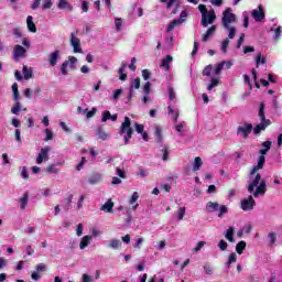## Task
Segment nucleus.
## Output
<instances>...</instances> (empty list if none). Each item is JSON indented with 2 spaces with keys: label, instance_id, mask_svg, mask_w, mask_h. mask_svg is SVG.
Instances as JSON below:
<instances>
[{
  "label": "nucleus",
  "instance_id": "f257e3e1",
  "mask_svg": "<svg viewBox=\"0 0 282 282\" xmlns=\"http://www.w3.org/2000/svg\"><path fill=\"white\" fill-rule=\"evenodd\" d=\"M221 23L223 28L228 32V37L230 40L235 39L237 34V28L230 24L237 23V15L232 13V8L225 9V11L223 12Z\"/></svg>",
  "mask_w": 282,
  "mask_h": 282
},
{
  "label": "nucleus",
  "instance_id": "f03ea898",
  "mask_svg": "<svg viewBox=\"0 0 282 282\" xmlns=\"http://www.w3.org/2000/svg\"><path fill=\"white\" fill-rule=\"evenodd\" d=\"M247 191L248 193H253V197L265 195L268 185L265 184V180H261V174H256L254 177L249 180Z\"/></svg>",
  "mask_w": 282,
  "mask_h": 282
},
{
  "label": "nucleus",
  "instance_id": "7ed1b4c3",
  "mask_svg": "<svg viewBox=\"0 0 282 282\" xmlns=\"http://www.w3.org/2000/svg\"><path fill=\"white\" fill-rule=\"evenodd\" d=\"M119 134L123 135L124 144L133 138V128H131V119L129 117H124V121L121 123Z\"/></svg>",
  "mask_w": 282,
  "mask_h": 282
},
{
  "label": "nucleus",
  "instance_id": "20e7f679",
  "mask_svg": "<svg viewBox=\"0 0 282 282\" xmlns=\"http://www.w3.org/2000/svg\"><path fill=\"white\" fill-rule=\"evenodd\" d=\"M268 149H261L259 150L260 156L258 159V164L254 165L251 171H250V175H256L257 171H261V169H263V166L265 165V155L268 154Z\"/></svg>",
  "mask_w": 282,
  "mask_h": 282
},
{
  "label": "nucleus",
  "instance_id": "39448f33",
  "mask_svg": "<svg viewBox=\"0 0 282 282\" xmlns=\"http://www.w3.org/2000/svg\"><path fill=\"white\" fill-rule=\"evenodd\" d=\"M252 133V123L245 122L242 126L237 128V135H241L247 140V138Z\"/></svg>",
  "mask_w": 282,
  "mask_h": 282
},
{
  "label": "nucleus",
  "instance_id": "423d86ee",
  "mask_svg": "<svg viewBox=\"0 0 282 282\" xmlns=\"http://www.w3.org/2000/svg\"><path fill=\"white\" fill-rule=\"evenodd\" d=\"M254 206H257V202L251 195L240 202V208L245 212L254 210Z\"/></svg>",
  "mask_w": 282,
  "mask_h": 282
},
{
  "label": "nucleus",
  "instance_id": "0eeeda50",
  "mask_svg": "<svg viewBox=\"0 0 282 282\" xmlns=\"http://www.w3.org/2000/svg\"><path fill=\"white\" fill-rule=\"evenodd\" d=\"M188 17V13L186 11L181 12V19L178 20H172L170 24L167 25L166 32H173L177 25H182L184 21H186V18Z\"/></svg>",
  "mask_w": 282,
  "mask_h": 282
},
{
  "label": "nucleus",
  "instance_id": "6e6552de",
  "mask_svg": "<svg viewBox=\"0 0 282 282\" xmlns=\"http://www.w3.org/2000/svg\"><path fill=\"white\" fill-rule=\"evenodd\" d=\"M76 63H78V58L70 56L68 57V61H65L61 66V73L63 76H67V67H70V69H75Z\"/></svg>",
  "mask_w": 282,
  "mask_h": 282
},
{
  "label": "nucleus",
  "instance_id": "1a4fd4ad",
  "mask_svg": "<svg viewBox=\"0 0 282 282\" xmlns=\"http://www.w3.org/2000/svg\"><path fill=\"white\" fill-rule=\"evenodd\" d=\"M50 151H52V148L50 147L42 148L36 158V164H43V162H47V160H50Z\"/></svg>",
  "mask_w": 282,
  "mask_h": 282
},
{
  "label": "nucleus",
  "instance_id": "9d476101",
  "mask_svg": "<svg viewBox=\"0 0 282 282\" xmlns=\"http://www.w3.org/2000/svg\"><path fill=\"white\" fill-rule=\"evenodd\" d=\"M28 51L25 50V47L21 46V45H15L13 48V61H15V63H19L21 61V58H23V56H25V53Z\"/></svg>",
  "mask_w": 282,
  "mask_h": 282
},
{
  "label": "nucleus",
  "instance_id": "9b49d317",
  "mask_svg": "<svg viewBox=\"0 0 282 282\" xmlns=\"http://www.w3.org/2000/svg\"><path fill=\"white\" fill-rule=\"evenodd\" d=\"M198 10L202 14L200 24L203 28H208V9L204 4L198 6Z\"/></svg>",
  "mask_w": 282,
  "mask_h": 282
},
{
  "label": "nucleus",
  "instance_id": "f8f14e48",
  "mask_svg": "<svg viewBox=\"0 0 282 282\" xmlns=\"http://www.w3.org/2000/svg\"><path fill=\"white\" fill-rule=\"evenodd\" d=\"M70 45L75 52V54H83V48H80V40L70 33Z\"/></svg>",
  "mask_w": 282,
  "mask_h": 282
},
{
  "label": "nucleus",
  "instance_id": "ddd939ff",
  "mask_svg": "<svg viewBox=\"0 0 282 282\" xmlns=\"http://www.w3.org/2000/svg\"><path fill=\"white\" fill-rule=\"evenodd\" d=\"M102 182V173L100 172H93L88 177V184L90 186H96V184H100Z\"/></svg>",
  "mask_w": 282,
  "mask_h": 282
},
{
  "label": "nucleus",
  "instance_id": "4468645a",
  "mask_svg": "<svg viewBox=\"0 0 282 282\" xmlns=\"http://www.w3.org/2000/svg\"><path fill=\"white\" fill-rule=\"evenodd\" d=\"M259 10L254 9L252 12H251V17L252 19H254V21L257 23L263 21V19H265V12H263V7L259 6L258 7Z\"/></svg>",
  "mask_w": 282,
  "mask_h": 282
},
{
  "label": "nucleus",
  "instance_id": "2eb2a0df",
  "mask_svg": "<svg viewBox=\"0 0 282 282\" xmlns=\"http://www.w3.org/2000/svg\"><path fill=\"white\" fill-rule=\"evenodd\" d=\"M58 61H61V51H54L48 54V65L56 67Z\"/></svg>",
  "mask_w": 282,
  "mask_h": 282
},
{
  "label": "nucleus",
  "instance_id": "dca6fc26",
  "mask_svg": "<svg viewBox=\"0 0 282 282\" xmlns=\"http://www.w3.org/2000/svg\"><path fill=\"white\" fill-rule=\"evenodd\" d=\"M167 113L169 116H172V118L174 119V122H177V118H180V109L173 108L172 102H169Z\"/></svg>",
  "mask_w": 282,
  "mask_h": 282
},
{
  "label": "nucleus",
  "instance_id": "f3484780",
  "mask_svg": "<svg viewBox=\"0 0 282 282\" xmlns=\"http://www.w3.org/2000/svg\"><path fill=\"white\" fill-rule=\"evenodd\" d=\"M57 8L58 10H67L68 12L74 10V6H72V3H69L67 0H58Z\"/></svg>",
  "mask_w": 282,
  "mask_h": 282
},
{
  "label": "nucleus",
  "instance_id": "a211bd4d",
  "mask_svg": "<svg viewBox=\"0 0 282 282\" xmlns=\"http://www.w3.org/2000/svg\"><path fill=\"white\" fill-rule=\"evenodd\" d=\"M268 127H270V120L261 121L259 124H257L253 128V133H256V135H258V133H261V131H265V129H268Z\"/></svg>",
  "mask_w": 282,
  "mask_h": 282
},
{
  "label": "nucleus",
  "instance_id": "6ab92c4d",
  "mask_svg": "<svg viewBox=\"0 0 282 282\" xmlns=\"http://www.w3.org/2000/svg\"><path fill=\"white\" fill-rule=\"evenodd\" d=\"M171 63H173V56L167 55L162 59L160 67L169 72L171 69Z\"/></svg>",
  "mask_w": 282,
  "mask_h": 282
},
{
  "label": "nucleus",
  "instance_id": "aec40b11",
  "mask_svg": "<svg viewBox=\"0 0 282 282\" xmlns=\"http://www.w3.org/2000/svg\"><path fill=\"white\" fill-rule=\"evenodd\" d=\"M26 28L29 32L36 34V24L34 23V18L32 15H28L26 18Z\"/></svg>",
  "mask_w": 282,
  "mask_h": 282
},
{
  "label": "nucleus",
  "instance_id": "412c9836",
  "mask_svg": "<svg viewBox=\"0 0 282 282\" xmlns=\"http://www.w3.org/2000/svg\"><path fill=\"white\" fill-rule=\"evenodd\" d=\"M100 210L104 213H113V202L109 198L101 207Z\"/></svg>",
  "mask_w": 282,
  "mask_h": 282
},
{
  "label": "nucleus",
  "instance_id": "4be33fe9",
  "mask_svg": "<svg viewBox=\"0 0 282 282\" xmlns=\"http://www.w3.org/2000/svg\"><path fill=\"white\" fill-rule=\"evenodd\" d=\"M225 238L230 243H235V227H229L225 232Z\"/></svg>",
  "mask_w": 282,
  "mask_h": 282
},
{
  "label": "nucleus",
  "instance_id": "5701e85b",
  "mask_svg": "<svg viewBox=\"0 0 282 282\" xmlns=\"http://www.w3.org/2000/svg\"><path fill=\"white\" fill-rule=\"evenodd\" d=\"M29 202H30V194L26 192L20 198V208H21V210H25V208L28 207Z\"/></svg>",
  "mask_w": 282,
  "mask_h": 282
},
{
  "label": "nucleus",
  "instance_id": "b1692460",
  "mask_svg": "<svg viewBox=\"0 0 282 282\" xmlns=\"http://www.w3.org/2000/svg\"><path fill=\"white\" fill-rule=\"evenodd\" d=\"M91 243V236H84L79 242V249L85 250Z\"/></svg>",
  "mask_w": 282,
  "mask_h": 282
},
{
  "label": "nucleus",
  "instance_id": "393cba45",
  "mask_svg": "<svg viewBox=\"0 0 282 282\" xmlns=\"http://www.w3.org/2000/svg\"><path fill=\"white\" fill-rule=\"evenodd\" d=\"M258 116L260 118V122L268 121V119H265V104L264 102H260Z\"/></svg>",
  "mask_w": 282,
  "mask_h": 282
},
{
  "label": "nucleus",
  "instance_id": "a878e982",
  "mask_svg": "<svg viewBox=\"0 0 282 282\" xmlns=\"http://www.w3.org/2000/svg\"><path fill=\"white\" fill-rule=\"evenodd\" d=\"M207 213H215V210H219V203L208 202L206 204Z\"/></svg>",
  "mask_w": 282,
  "mask_h": 282
},
{
  "label": "nucleus",
  "instance_id": "bb28decb",
  "mask_svg": "<svg viewBox=\"0 0 282 282\" xmlns=\"http://www.w3.org/2000/svg\"><path fill=\"white\" fill-rule=\"evenodd\" d=\"M122 246V242L118 239H112L108 243V248H111L112 250H119V248Z\"/></svg>",
  "mask_w": 282,
  "mask_h": 282
},
{
  "label": "nucleus",
  "instance_id": "cd10ccee",
  "mask_svg": "<svg viewBox=\"0 0 282 282\" xmlns=\"http://www.w3.org/2000/svg\"><path fill=\"white\" fill-rule=\"evenodd\" d=\"M215 30H217L216 25H212L206 33L203 35V42L206 43V41H208V39H210V35L214 34Z\"/></svg>",
  "mask_w": 282,
  "mask_h": 282
},
{
  "label": "nucleus",
  "instance_id": "c85d7f7f",
  "mask_svg": "<svg viewBox=\"0 0 282 282\" xmlns=\"http://www.w3.org/2000/svg\"><path fill=\"white\" fill-rule=\"evenodd\" d=\"M22 72H23L24 80H30V78H32L33 76L32 68H28V66L23 65Z\"/></svg>",
  "mask_w": 282,
  "mask_h": 282
},
{
  "label": "nucleus",
  "instance_id": "c756f323",
  "mask_svg": "<svg viewBox=\"0 0 282 282\" xmlns=\"http://www.w3.org/2000/svg\"><path fill=\"white\" fill-rule=\"evenodd\" d=\"M271 32H274V41H279L281 39V33H282V26H276V28H271Z\"/></svg>",
  "mask_w": 282,
  "mask_h": 282
},
{
  "label": "nucleus",
  "instance_id": "7c9ffc66",
  "mask_svg": "<svg viewBox=\"0 0 282 282\" xmlns=\"http://www.w3.org/2000/svg\"><path fill=\"white\" fill-rule=\"evenodd\" d=\"M97 135L99 138V140H109V134L107 132H105V130H102V128H98L97 130Z\"/></svg>",
  "mask_w": 282,
  "mask_h": 282
},
{
  "label": "nucleus",
  "instance_id": "2f4dec72",
  "mask_svg": "<svg viewBox=\"0 0 282 282\" xmlns=\"http://www.w3.org/2000/svg\"><path fill=\"white\" fill-rule=\"evenodd\" d=\"M61 170H58L56 167V164H50L47 167H46V173H48V175H52V174H57L59 173Z\"/></svg>",
  "mask_w": 282,
  "mask_h": 282
},
{
  "label": "nucleus",
  "instance_id": "473e14b6",
  "mask_svg": "<svg viewBox=\"0 0 282 282\" xmlns=\"http://www.w3.org/2000/svg\"><path fill=\"white\" fill-rule=\"evenodd\" d=\"M124 69H127V64H122V66L119 68V80H127V74H124Z\"/></svg>",
  "mask_w": 282,
  "mask_h": 282
},
{
  "label": "nucleus",
  "instance_id": "72a5a7b5",
  "mask_svg": "<svg viewBox=\"0 0 282 282\" xmlns=\"http://www.w3.org/2000/svg\"><path fill=\"white\" fill-rule=\"evenodd\" d=\"M243 250H246V241L241 240L239 243L236 246V252L238 254H243Z\"/></svg>",
  "mask_w": 282,
  "mask_h": 282
},
{
  "label": "nucleus",
  "instance_id": "f704fd0d",
  "mask_svg": "<svg viewBox=\"0 0 282 282\" xmlns=\"http://www.w3.org/2000/svg\"><path fill=\"white\" fill-rule=\"evenodd\" d=\"M218 85H219V79L212 78L210 83L207 86V91H213V89H215V87H217Z\"/></svg>",
  "mask_w": 282,
  "mask_h": 282
},
{
  "label": "nucleus",
  "instance_id": "c9c22d12",
  "mask_svg": "<svg viewBox=\"0 0 282 282\" xmlns=\"http://www.w3.org/2000/svg\"><path fill=\"white\" fill-rule=\"evenodd\" d=\"M154 135H155V138H156V142H158L159 144H162V140H163V138H162V128L156 127V128H155Z\"/></svg>",
  "mask_w": 282,
  "mask_h": 282
},
{
  "label": "nucleus",
  "instance_id": "e433bc0d",
  "mask_svg": "<svg viewBox=\"0 0 282 282\" xmlns=\"http://www.w3.org/2000/svg\"><path fill=\"white\" fill-rule=\"evenodd\" d=\"M202 158L196 156L194 160L193 171H199L202 169Z\"/></svg>",
  "mask_w": 282,
  "mask_h": 282
},
{
  "label": "nucleus",
  "instance_id": "4c0bfd02",
  "mask_svg": "<svg viewBox=\"0 0 282 282\" xmlns=\"http://www.w3.org/2000/svg\"><path fill=\"white\" fill-rule=\"evenodd\" d=\"M265 63H267L265 57H263V56L261 55V53H258V55H257V57H256V67H259L260 64H261V65H265Z\"/></svg>",
  "mask_w": 282,
  "mask_h": 282
},
{
  "label": "nucleus",
  "instance_id": "58836bf2",
  "mask_svg": "<svg viewBox=\"0 0 282 282\" xmlns=\"http://www.w3.org/2000/svg\"><path fill=\"white\" fill-rule=\"evenodd\" d=\"M228 45H230V37H226L221 43V51L224 52V54H227Z\"/></svg>",
  "mask_w": 282,
  "mask_h": 282
},
{
  "label": "nucleus",
  "instance_id": "ea45409f",
  "mask_svg": "<svg viewBox=\"0 0 282 282\" xmlns=\"http://www.w3.org/2000/svg\"><path fill=\"white\" fill-rule=\"evenodd\" d=\"M224 215H228V206L220 205L219 206L218 217L221 219V217H224Z\"/></svg>",
  "mask_w": 282,
  "mask_h": 282
},
{
  "label": "nucleus",
  "instance_id": "a19ab883",
  "mask_svg": "<svg viewBox=\"0 0 282 282\" xmlns=\"http://www.w3.org/2000/svg\"><path fill=\"white\" fill-rule=\"evenodd\" d=\"M215 19H217V15H215V11H210L207 13V25L215 23Z\"/></svg>",
  "mask_w": 282,
  "mask_h": 282
},
{
  "label": "nucleus",
  "instance_id": "79ce46f5",
  "mask_svg": "<svg viewBox=\"0 0 282 282\" xmlns=\"http://www.w3.org/2000/svg\"><path fill=\"white\" fill-rule=\"evenodd\" d=\"M167 91H169V96H170L169 102H173V100H175V98H176L175 89L173 87L169 86Z\"/></svg>",
  "mask_w": 282,
  "mask_h": 282
},
{
  "label": "nucleus",
  "instance_id": "37998d69",
  "mask_svg": "<svg viewBox=\"0 0 282 282\" xmlns=\"http://www.w3.org/2000/svg\"><path fill=\"white\" fill-rule=\"evenodd\" d=\"M161 151L163 153L162 160L163 162H166L169 160V153H170L169 145H163Z\"/></svg>",
  "mask_w": 282,
  "mask_h": 282
},
{
  "label": "nucleus",
  "instance_id": "c03bdc74",
  "mask_svg": "<svg viewBox=\"0 0 282 282\" xmlns=\"http://www.w3.org/2000/svg\"><path fill=\"white\" fill-rule=\"evenodd\" d=\"M20 175L21 177H23V180H29L30 173H28V167L25 166L20 167Z\"/></svg>",
  "mask_w": 282,
  "mask_h": 282
},
{
  "label": "nucleus",
  "instance_id": "a18cd8bd",
  "mask_svg": "<svg viewBox=\"0 0 282 282\" xmlns=\"http://www.w3.org/2000/svg\"><path fill=\"white\" fill-rule=\"evenodd\" d=\"M44 133L46 134V137L44 138L45 142H50V140H54V133L52 132V130L45 129Z\"/></svg>",
  "mask_w": 282,
  "mask_h": 282
},
{
  "label": "nucleus",
  "instance_id": "49530a36",
  "mask_svg": "<svg viewBox=\"0 0 282 282\" xmlns=\"http://www.w3.org/2000/svg\"><path fill=\"white\" fill-rule=\"evenodd\" d=\"M19 111H21V102L17 101L11 109V113H13L14 116H19Z\"/></svg>",
  "mask_w": 282,
  "mask_h": 282
},
{
  "label": "nucleus",
  "instance_id": "de8ad7c7",
  "mask_svg": "<svg viewBox=\"0 0 282 282\" xmlns=\"http://www.w3.org/2000/svg\"><path fill=\"white\" fill-rule=\"evenodd\" d=\"M184 215H186V207H180L177 210L178 221H182V219H184Z\"/></svg>",
  "mask_w": 282,
  "mask_h": 282
},
{
  "label": "nucleus",
  "instance_id": "09e8293b",
  "mask_svg": "<svg viewBox=\"0 0 282 282\" xmlns=\"http://www.w3.org/2000/svg\"><path fill=\"white\" fill-rule=\"evenodd\" d=\"M161 3H166V9L171 10L175 3H177V0H160Z\"/></svg>",
  "mask_w": 282,
  "mask_h": 282
},
{
  "label": "nucleus",
  "instance_id": "8fccbe9b",
  "mask_svg": "<svg viewBox=\"0 0 282 282\" xmlns=\"http://www.w3.org/2000/svg\"><path fill=\"white\" fill-rule=\"evenodd\" d=\"M107 120H111V112L106 110L101 115V122H107Z\"/></svg>",
  "mask_w": 282,
  "mask_h": 282
},
{
  "label": "nucleus",
  "instance_id": "3c124183",
  "mask_svg": "<svg viewBox=\"0 0 282 282\" xmlns=\"http://www.w3.org/2000/svg\"><path fill=\"white\" fill-rule=\"evenodd\" d=\"M132 89H140V78L137 77L134 80H132L130 90L132 91Z\"/></svg>",
  "mask_w": 282,
  "mask_h": 282
},
{
  "label": "nucleus",
  "instance_id": "603ef678",
  "mask_svg": "<svg viewBox=\"0 0 282 282\" xmlns=\"http://www.w3.org/2000/svg\"><path fill=\"white\" fill-rule=\"evenodd\" d=\"M52 6H54V2H52V0H44L42 4V10H51Z\"/></svg>",
  "mask_w": 282,
  "mask_h": 282
},
{
  "label": "nucleus",
  "instance_id": "864d4df0",
  "mask_svg": "<svg viewBox=\"0 0 282 282\" xmlns=\"http://www.w3.org/2000/svg\"><path fill=\"white\" fill-rule=\"evenodd\" d=\"M143 94L144 96H149V94H151V82H147L143 85Z\"/></svg>",
  "mask_w": 282,
  "mask_h": 282
},
{
  "label": "nucleus",
  "instance_id": "5fc2aeb1",
  "mask_svg": "<svg viewBox=\"0 0 282 282\" xmlns=\"http://www.w3.org/2000/svg\"><path fill=\"white\" fill-rule=\"evenodd\" d=\"M268 239L271 246H274L276 243V234L275 232H270L268 235Z\"/></svg>",
  "mask_w": 282,
  "mask_h": 282
},
{
  "label": "nucleus",
  "instance_id": "6e6d98bb",
  "mask_svg": "<svg viewBox=\"0 0 282 282\" xmlns=\"http://www.w3.org/2000/svg\"><path fill=\"white\" fill-rule=\"evenodd\" d=\"M242 17H243V28H248L250 25V15H248V12H243Z\"/></svg>",
  "mask_w": 282,
  "mask_h": 282
},
{
  "label": "nucleus",
  "instance_id": "4d7b16f0",
  "mask_svg": "<svg viewBox=\"0 0 282 282\" xmlns=\"http://www.w3.org/2000/svg\"><path fill=\"white\" fill-rule=\"evenodd\" d=\"M243 41H246V33H241L238 41H237L236 47L238 50L241 47V45H243Z\"/></svg>",
  "mask_w": 282,
  "mask_h": 282
},
{
  "label": "nucleus",
  "instance_id": "13d9d810",
  "mask_svg": "<svg viewBox=\"0 0 282 282\" xmlns=\"http://www.w3.org/2000/svg\"><path fill=\"white\" fill-rule=\"evenodd\" d=\"M116 173L121 180H127V173L122 169L116 167Z\"/></svg>",
  "mask_w": 282,
  "mask_h": 282
},
{
  "label": "nucleus",
  "instance_id": "bf43d9fd",
  "mask_svg": "<svg viewBox=\"0 0 282 282\" xmlns=\"http://www.w3.org/2000/svg\"><path fill=\"white\" fill-rule=\"evenodd\" d=\"M138 199H140V194H138V192H134L129 200V204L133 205L138 202Z\"/></svg>",
  "mask_w": 282,
  "mask_h": 282
},
{
  "label": "nucleus",
  "instance_id": "052dcab7",
  "mask_svg": "<svg viewBox=\"0 0 282 282\" xmlns=\"http://www.w3.org/2000/svg\"><path fill=\"white\" fill-rule=\"evenodd\" d=\"M213 72V65H207L204 69H203V76H207L210 77V73Z\"/></svg>",
  "mask_w": 282,
  "mask_h": 282
},
{
  "label": "nucleus",
  "instance_id": "680f3d73",
  "mask_svg": "<svg viewBox=\"0 0 282 282\" xmlns=\"http://www.w3.org/2000/svg\"><path fill=\"white\" fill-rule=\"evenodd\" d=\"M115 25H116L117 32H120V30L122 29V19L116 18L115 19Z\"/></svg>",
  "mask_w": 282,
  "mask_h": 282
},
{
  "label": "nucleus",
  "instance_id": "e2e57ef3",
  "mask_svg": "<svg viewBox=\"0 0 282 282\" xmlns=\"http://www.w3.org/2000/svg\"><path fill=\"white\" fill-rule=\"evenodd\" d=\"M218 248L219 250H223V251L228 250V242H226V240H220L218 243Z\"/></svg>",
  "mask_w": 282,
  "mask_h": 282
},
{
  "label": "nucleus",
  "instance_id": "0e129e2a",
  "mask_svg": "<svg viewBox=\"0 0 282 282\" xmlns=\"http://www.w3.org/2000/svg\"><path fill=\"white\" fill-rule=\"evenodd\" d=\"M96 111L97 109L96 108H93L91 110H87L86 112V118H94L96 116Z\"/></svg>",
  "mask_w": 282,
  "mask_h": 282
},
{
  "label": "nucleus",
  "instance_id": "69168bd1",
  "mask_svg": "<svg viewBox=\"0 0 282 282\" xmlns=\"http://www.w3.org/2000/svg\"><path fill=\"white\" fill-rule=\"evenodd\" d=\"M137 175L138 177H147L149 175V172L144 169H140Z\"/></svg>",
  "mask_w": 282,
  "mask_h": 282
},
{
  "label": "nucleus",
  "instance_id": "338daca9",
  "mask_svg": "<svg viewBox=\"0 0 282 282\" xmlns=\"http://www.w3.org/2000/svg\"><path fill=\"white\" fill-rule=\"evenodd\" d=\"M142 76L144 80H149L151 78V73L149 69H143L142 70Z\"/></svg>",
  "mask_w": 282,
  "mask_h": 282
},
{
  "label": "nucleus",
  "instance_id": "774afa93",
  "mask_svg": "<svg viewBox=\"0 0 282 282\" xmlns=\"http://www.w3.org/2000/svg\"><path fill=\"white\" fill-rule=\"evenodd\" d=\"M82 279H83V282H91V281H94V278H91L88 274H83Z\"/></svg>",
  "mask_w": 282,
  "mask_h": 282
}]
</instances>
